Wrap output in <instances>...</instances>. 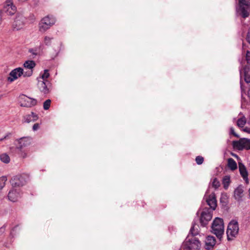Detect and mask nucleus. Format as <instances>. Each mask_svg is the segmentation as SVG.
I'll return each mask as SVG.
<instances>
[{
  "instance_id": "f257e3e1",
  "label": "nucleus",
  "mask_w": 250,
  "mask_h": 250,
  "mask_svg": "<svg viewBox=\"0 0 250 250\" xmlns=\"http://www.w3.org/2000/svg\"><path fill=\"white\" fill-rule=\"evenodd\" d=\"M198 225L194 223H192L190 229V233L192 235H188L184 242L182 246L184 250H198L200 249V242L197 238L194 237L198 234Z\"/></svg>"
},
{
  "instance_id": "f03ea898",
  "label": "nucleus",
  "mask_w": 250,
  "mask_h": 250,
  "mask_svg": "<svg viewBox=\"0 0 250 250\" xmlns=\"http://www.w3.org/2000/svg\"><path fill=\"white\" fill-rule=\"evenodd\" d=\"M250 11V0H239V5L236 7V13L243 18L249 17Z\"/></svg>"
},
{
  "instance_id": "7ed1b4c3",
  "label": "nucleus",
  "mask_w": 250,
  "mask_h": 250,
  "mask_svg": "<svg viewBox=\"0 0 250 250\" xmlns=\"http://www.w3.org/2000/svg\"><path fill=\"white\" fill-rule=\"evenodd\" d=\"M211 229L212 232L220 239L224 232L223 220L220 218H216L212 224Z\"/></svg>"
},
{
  "instance_id": "20e7f679",
  "label": "nucleus",
  "mask_w": 250,
  "mask_h": 250,
  "mask_svg": "<svg viewBox=\"0 0 250 250\" xmlns=\"http://www.w3.org/2000/svg\"><path fill=\"white\" fill-rule=\"evenodd\" d=\"M56 22L55 18L52 15H48L42 18L39 23V30L44 32L49 29Z\"/></svg>"
},
{
  "instance_id": "39448f33",
  "label": "nucleus",
  "mask_w": 250,
  "mask_h": 250,
  "mask_svg": "<svg viewBox=\"0 0 250 250\" xmlns=\"http://www.w3.org/2000/svg\"><path fill=\"white\" fill-rule=\"evenodd\" d=\"M239 225L235 220H232L228 224L227 234L228 240H232L236 237L239 232Z\"/></svg>"
},
{
  "instance_id": "423d86ee",
  "label": "nucleus",
  "mask_w": 250,
  "mask_h": 250,
  "mask_svg": "<svg viewBox=\"0 0 250 250\" xmlns=\"http://www.w3.org/2000/svg\"><path fill=\"white\" fill-rule=\"evenodd\" d=\"M232 146L235 149L239 150L250 149V139L243 138L238 141H234L232 142Z\"/></svg>"
},
{
  "instance_id": "0eeeda50",
  "label": "nucleus",
  "mask_w": 250,
  "mask_h": 250,
  "mask_svg": "<svg viewBox=\"0 0 250 250\" xmlns=\"http://www.w3.org/2000/svg\"><path fill=\"white\" fill-rule=\"evenodd\" d=\"M26 18L21 14H18L16 15L12 24V26L14 30L21 29L24 26Z\"/></svg>"
},
{
  "instance_id": "6e6552de",
  "label": "nucleus",
  "mask_w": 250,
  "mask_h": 250,
  "mask_svg": "<svg viewBox=\"0 0 250 250\" xmlns=\"http://www.w3.org/2000/svg\"><path fill=\"white\" fill-rule=\"evenodd\" d=\"M26 183V176L23 175L14 176L11 180V183L13 188L22 187L24 186Z\"/></svg>"
},
{
  "instance_id": "1a4fd4ad",
  "label": "nucleus",
  "mask_w": 250,
  "mask_h": 250,
  "mask_svg": "<svg viewBox=\"0 0 250 250\" xmlns=\"http://www.w3.org/2000/svg\"><path fill=\"white\" fill-rule=\"evenodd\" d=\"M204 199L206 200L207 204L209 206L211 210V212L215 209L217 206V201L214 193L208 195L207 192L204 196Z\"/></svg>"
},
{
  "instance_id": "9d476101",
  "label": "nucleus",
  "mask_w": 250,
  "mask_h": 250,
  "mask_svg": "<svg viewBox=\"0 0 250 250\" xmlns=\"http://www.w3.org/2000/svg\"><path fill=\"white\" fill-rule=\"evenodd\" d=\"M212 212L209 209H205L202 212L200 218V223L203 227H205L211 219Z\"/></svg>"
},
{
  "instance_id": "9b49d317",
  "label": "nucleus",
  "mask_w": 250,
  "mask_h": 250,
  "mask_svg": "<svg viewBox=\"0 0 250 250\" xmlns=\"http://www.w3.org/2000/svg\"><path fill=\"white\" fill-rule=\"evenodd\" d=\"M36 63L34 61L28 60L23 63L24 77H30L33 74V69L35 67Z\"/></svg>"
},
{
  "instance_id": "f8f14e48",
  "label": "nucleus",
  "mask_w": 250,
  "mask_h": 250,
  "mask_svg": "<svg viewBox=\"0 0 250 250\" xmlns=\"http://www.w3.org/2000/svg\"><path fill=\"white\" fill-rule=\"evenodd\" d=\"M3 11L9 15H13L17 10L16 6L14 4L13 0H6L3 3Z\"/></svg>"
},
{
  "instance_id": "ddd939ff",
  "label": "nucleus",
  "mask_w": 250,
  "mask_h": 250,
  "mask_svg": "<svg viewBox=\"0 0 250 250\" xmlns=\"http://www.w3.org/2000/svg\"><path fill=\"white\" fill-rule=\"evenodd\" d=\"M24 76V69L21 67H18L14 69L9 74V77L8 78V81L12 82L17 79L21 75Z\"/></svg>"
},
{
  "instance_id": "4468645a",
  "label": "nucleus",
  "mask_w": 250,
  "mask_h": 250,
  "mask_svg": "<svg viewBox=\"0 0 250 250\" xmlns=\"http://www.w3.org/2000/svg\"><path fill=\"white\" fill-rule=\"evenodd\" d=\"M20 105L22 107H31L37 104V100L35 99L30 98L24 95L21 97Z\"/></svg>"
},
{
  "instance_id": "2eb2a0df",
  "label": "nucleus",
  "mask_w": 250,
  "mask_h": 250,
  "mask_svg": "<svg viewBox=\"0 0 250 250\" xmlns=\"http://www.w3.org/2000/svg\"><path fill=\"white\" fill-rule=\"evenodd\" d=\"M50 83L48 81H42L38 79V87L40 91L44 94H48L50 91Z\"/></svg>"
},
{
  "instance_id": "dca6fc26",
  "label": "nucleus",
  "mask_w": 250,
  "mask_h": 250,
  "mask_svg": "<svg viewBox=\"0 0 250 250\" xmlns=\"http://www.w3.org/2000/svg\"><path fill=\"white\" fill-rule=\"evenodd\" d=\"M21 196L20 189L12 188L9 191L8 195V199L12 202H16Z\"/></svg>"
},
{
  "instance_id": "f3484780",
  "label": "nucleus",
  "mask_w": 250,
  "mask_h": 250,
  "mask_svg": "<svg viewBox=\"0 0 250 250\" xmlns=\"http://www.w3.org/2000/svg\"><path fill=\"white\" fill-rule=\"evenodd\" d=\"M240 75L241 78L243 75L245 82L250 83V69L249 66L245 65L243 69H240Z\"/></svg>"
},
{
  "instance_id": "a211bd4d",
  "label": "nucleus",
  "mask_w": 250,
  "mask_h": 250,
  "mask_svg": "<svg viewBox=\"0 0 250 250\" xmlns=\"http://www.w3.org/2000/svg\"><path fill=\"white\" fill-rule=\"evenodd\" d=\"M31 143V139L29 138H21L18 141V144L17 145V148L21 150L24 147L28 146Z\"/></svg>"
},
{
  "instance_id": "6ab92c4d",
  "label": "nucleus",
  "mask_w": 250,
  "mask_h": 250,
  "mask_svg": "<svg viewBox=\"0 0 250 250\" xmlns=\"http://www.w3.org/2000/svg\"><path fill=\"white\" fill-rule=\"evenodd\" d=\"M216 243V240L214 237L208 236L205 240V248L207 250H210L213 248Z\"/></svg>"
},
{
  "instance_id": "aec40b11",
  "label": "nucleus",
  "mask_w": 250,
  "mask_h": 250,
  "mask_svg": "<svg viewBox=\"0 0 250 250\" xmlns=\"http://www.w3.org/2000/svg\"><path fill=\"white\" fill-rule=\"evenodd\" d=\"M243 189L241 187H237L234 191V197L238 201H241L243 196Z\"/></svg>"
},
{
  "instance_id": "412c9836",
  "label": "nucleus",
  "mask_w": 250,
  "mask_h": 250,
  "mask_svg": "<svg viewBox=\"0 0 250 250\" xmlns=\"http://www.w3.org/2000/svg\"><path fill=\"white\" fill-rule=\"evenodd\" d=\"M53 40V37L45 36L43 37L42 42L40 44V48H42V50L44 48V46H50Z\"/></svg>"
},
{
  "instance_id": "4be33fe9",
  "label": "nucleus",
  "mask_w": 250,
  "mask_h": 250,
  "mask_svg": "<svg viewBox=\"0 0 250 250\" xmlns=\"http://www.w3.org/2000/svg\"><path fill=\"white\" fill-rule=\"evenodd\" d=\"M240 173L244 180H247L248 174L245 166L241 162L238 163Z\"/></svg>"
},
{
  "instance_id": "5701e85b",
  "label": "nucleus",
  "mask_w": 250,
  "mask_h": 250,
  "mask_svg": "<svg viewBox=\"0 0 250 250\" xmlns=\"http://www.w3.org/2000/svg\"><path fill=\"white\" fill-rule=\"evenodd\" d=\"M38 118V117L36 114L31 112L30 114L27 115L24 117V122L28 123L36 121Z\"/></svg>"
},
{
  "instance_id": "b1692460",
  "label": "nucleus",
  "mask_w": 250,
  "mask_h": 250,
  "mask_svg": "<svg viewBox=\"0 0 250 250\" xmlns=\"http://www.w3.org/2000/svg\"><path fill=\"white\" fill-rule=\"evenodd\" d=\"M228 166L232 170H235L237 167L236 162L231 158H229L228 160Z\"/></svg>"
},
{
  "instance_id": "393cba45",
  "label": "nucleus",
  "mask_w": 250,
  "mask_h": 250,
  "mask_svg": "<svg viewBox=\"0 0 250 250\" xmlns=\"http://www.w3.org/2000/svg\"><path fill=\"white\" fill-rule=\"evenodd\" d=\"M49 76V73L48 72V70L47 69H45L43 71V72L42 73H41L40 76L39 77L37 78V79L42 80V81H47V79Z\"/></svg>"
},
{
  "instance_id": "a878e982",
  "label": "nucleus",
  "mask_w": 250,
  "mask_h": 250,
  "mask_svg": "<svg viewBox=\"0 0 250 250\" xmlns=\"http://www.w3.org/2000/svg\"><path fill=\"white\" fill-rule=\"evenodd\" d=\"M224 187L225 189H227L230 183V176L229 175L225 176L222 180Z\"/></svg>"
},
{
  "instance_id": "bb28decb",
  "label": "nucleus",
  "mask_w": 250,
  "mask_h": 250,
  "mask_svg": "<svg viewBox=\"0 0 250 250\" xmlns=\"http://www.w3.org/2000/svg\"><path fill=\"white\" fill-rule=\"evenodd\" d=\"M0 160L6 164L10 162V159L9 156L6 153H3L0 155Z\"/></svg>"
},
{
  "instance_id": "cd10ccee",
  "label": "nucleus",
  "mask_w": 250,
  "mask_h": 250,
  "mask_svg": "<svg viewBox=\"0 0 250 250\" xmlns=\"http://www.w3.org/2000/svg\"><path fill=\"white\" fill-rule=\"evenodd\" d=\"M246 123V119L243 117L237 120V125L239 127H243Z\"/></svg>"
},
{
  "instance_id": "c85d7f7f",
  "label": "nucleus",
  "mask_w": 250,
  "mask_h": 250,
  "mask_svg": "<svg viewBox=\"0 0 250 250\" xmlns=\"http://www.w3.org/2000/svg\"><path fill=\"white\" fill-rule=\"evenodd\" d=\"M41 49H42V48H40V46L39 47L31 48L29 49V52H30L32 56L34 57L38 54L39 51Z\"/></svg>"
},
{
  "instance_id": "c756f323",
  "label": "nucleus",
  "mask_w": 250,
  "mask_h": 250,
  "mask_svg": "<svg viewBox=\"0 0 250 250\" xmlns=\"http://www.w3.org/2000/svg\"><path fill=\"white\" fill-rule=\"evenodd\" d=\"M211 185L212 187L217 189L220 187V184L218 180L216 178H214L212 181Z\"/></svg>"
},
{
  "instance_id": "7c9ffc66",
  "label": "nucleus",
  "mask_w": 250,
  "mask_h": 250,
  "mask_svg": "<svg viewBox=\"0 0 250 250\" xmlns=\"http://www.w3.org/2000/svg\"><path fill=\"white\" fill-rule=\"evenodd\" d=\"M7 180V178L5 176H2L0 178V191L5 186V182Z\"/></svg>"
},
{
  "instance_id": "2f4dec72",
  "label": "nucleus",
  "mask_w": 250,
  "mask_h": 250,
  "mask_svg": "<svg viewBox=\"0 0 250 250\" xmlns=\"http://www.w3.org/2000/svg\"><path fill=\"white\" fill-rule=\"evenodd\" d=\"M50 104H51V100H50L48 99V100H46L43 103V109L44 110H48L50 107Z\"/></svg>"
},
{
  "instance_id": "473e14b6",
  "label": "nucleus",
  "mask_w": 250,
  "mask_h": 250,
  "mask_svg": "<svg viewBox=\"0 0 250 250\" xmlns=\"http://www.w3.org/2000/svg\"><path fill=\"white\" fill-rule=\"evenodd\" d=\"M195 161L198 165H201L204 162V158L200 156H197Z\"/></svg>"
},
{
  "instance_id": "72a5a7b5",
  "label": "nucleus",
  "mask_w": 250,
  "mask_h": 250,
  "mask_svg": "<svg viewBox=\"0 0 250 250\" xmlns=\"http://www.w3.org/2000/svg\"><path fill=\"white\" fill-rule=\"evenodd\" d=\"M246 59L248 63H250V51L249 50L247 51Z\"/></svg>"
},
{
  "instance_id": "f704fd0d",
  "label": "nucleus",
  "mask_w": 250,
  "mask_h": 250,
  "mask_svg": "<svg viewBox=\"0 0 250 250\" xmlns=\"http://www.w3.org/2000/svg\"><path fill=\"white\" fill-rule=\"evenodd\" d=\"M240 85H241V97L242 99L244 98V95L246 94L245 90L244 89V87L242 84L241 82L240 81Z\"/></svg>"
},
{
  "instance_id": "c9c22d12",
  "label": "nucleus",
  "mask_w": 250,
  "mask_h": 250,
  "mask_svg": "<svg viewBox=\"0 0 250 250\" xmlns=\"http://www.w3.org/2000/svg\"><path fill=\"white\" fill-rule=\"evenodd\" d=\"M230 133L236 137H239L238 135L235 132L234 129L233 127H231L230 128Z\"/></svg>"
},
{
  "instance_id": "e433bc0d",
  "label": "nucleus",
  "mask_w": 250,
  "mask_h": 250,
  "mask_svg": "<svg viewBox=\"0 0 250 250\" xmlns=\"http://www.w3.org/2000/svg\"><path fill=\"white\" fill-rule=\"evenodd\" d=\"M39 124L38 123H36L33 125L32 129L34 131H36L39 129Z\"/></svg>"
},
{
  "instance_id": "4c0bfd02",
  "label": "nucleus",
  "mask_w": 250,
  "mask_h": 250,
  "mask_svg": "<svg viewBox=\"0 0 250 250\" xmlns=\"http://www.w3.org/2000/svg\"><path fill=\"white\" fill-rule=\"evenodd\" d=\"M6 225H4L2 227L0 228V235L4 233L5 230Z\"/></svg>"
},
{
  "instance_id": "58836bf2",
  "label": "nucleus",
  "mask_w": 250,
  "mask_h": 250,
  "mask_svg": "<svg viewBox=\"0 0 250 250\" xmlns=\"http://www.w3.org/2000/svg\"><path fill=\"white\" fill-rule=\"evenodd\" d=\"M19 227L18 226H17L16 227H15L11 230V232H10V236L12 237H14V235H13V232L14 231L17 229Z\"/></svg>"
},
{
  "instance_id": "ea45409f",
  "label": "nucleus",
  "mask_w": 250,
  "mask_h": 250,
  "mask_svg": "<svg viewBox=\"0 0 250 250\" xmlns=\"http://www.w3.org/2000/svg\"><path fill=\"white\" fill-rule=\"evenodd\" d=\"M21 157H22V158H25L27 156V154L26 153V152L24 151H21Z\"/></svg>"
},
{
  "instance_id": "a19ab883",
  "label": "nucleus",
  "mask_w": 250,
  "mask_h": 250,
  "mask_svg": "<svg viewBox=\"0 0 250 250\" xmlns=\"http://www.w3.org/2000/svg\"><path fill=\"white\" fill-rule=\"evenodd\" d=\"M243 131L250 134V128L246 127L243 129Z\"/></svg>"
},
{
  "instance_id": "79ce46f5",
  "label": "nucleus",
  "mask_w": 250,
  "mask_h": 250,
  "mask_svg": "<svg viewBox=\"0 0 250 250\" xmlns=\"http://www.w3.org/2000/svg\"><path fill=\"white\" fill-rule=\"evenodd\" d=\"M2 12L1 11H0V25L1 24L2 22Z\"/></svg>"
},
{
  "instance_id": "37998d69",
  "label": "nucleus",
  "mask_w": 250,
  "mask_h": 250,
  "mask_svg": "<svg viewBox=\"0 0 250 250\" xmlns=\"http://www.w3.org/2000/svg\"><path fill=\"white\" fill-rule=\"evenodd\" d=\"M8 137V135H5V136H4L3 137L1 138L0 139V142L2 141H3L4 140L6 139V138Z\"/></svg>"
},
{
  "instance_id": "c03bdc74",
  "label": "nucleus",
  "mask_w": 250,
  "mask_h": 250,
  "mask_svg": "<svg viewBox=\"0 0 250 250\" xmlns=\"http://www.w3.org/2000/svg\"><path fill=\"white\" fill-rule=\"evenodd\" d=\"M233 156L235 157L237 159L239 158V157L236 154H233Z\"/></svg>"
},
{
  "instance_id": "a18cd8bd",
  "label": "nucleus",
  "mask_w": 250,
  "mask_h": 250,
  "mask_svg": "<svg viewBox=\"0 0 250 250\" xmlns=\"http://www.w3.org/2000/svg\"><path fill=\"white\" fill-rule=\"evenodd\" d=\"M245 49V45L243 44V50H244Z\"/></svg>"
},
{
  "instance_id": "49530a36",
  "label": "nucleus",
  "mask_w": 250,
  "mask_h": 250,
  "mask_svg": "<svg viewBox=\"0 0 250 250\" xmlns=\"http://www.w3.org/2000/svg\"><path fill=\"white\" fill-rule=\"evenodd\" d=\"M248 95V96L250 98V91H249Z\"/></svg>"
},
{
  "instance_id": "de8ad7c7",
  "label": "nucleus",
  "mask_w": 250,
  "mask_h": 250,
  "mask_svg": "<svg viewBox=\"0 0 250 250\" xmlns=\"http://www.w3.org/2000/svg\"><path fill=\"white\" fill-rule=\"evenodd\" d=\"M249 196H250V188L249 189Z\"/></svg>"
},
{
  "instance_id": "09e8293b",
  "label": "nucleus",
  "mask_w": 250,
  "mask_h": 250,
  "mask_svg": "<svg viewBox=\"0 0 250 250\" xmlns=\"http://www.w3.org/2000/svg\"><path fill=\"white\" fill-rule=\"evenodd\" d=\"M249 119L250 120V115H249Z\"/></svg>"
}]
</instances>
